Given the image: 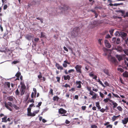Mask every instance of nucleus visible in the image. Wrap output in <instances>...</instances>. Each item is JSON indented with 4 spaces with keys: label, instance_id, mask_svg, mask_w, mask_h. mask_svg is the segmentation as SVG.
Returning <instances> with one entry per match:
<instances>
[{
    "label": "nucleus",
    "instance_id": "4be33fe9",
    "mask_svg": "<svg viewBox=\"0 0 128 128\" xmlns=\"http://www.w3.org/2000/svg\"><path fill=\"white\" fill-rule=\"evenodd\" d=\"M116 57L119 61L121 60L122 59V56L120 55H116Z\"/></svg>",
    "mask_w": 128,
    "mask_h": 128
},
{
    "label": "nucleus",
    "instance_id": "2eb2a0df",
    "mask_svg": "<svg viewBox=\"0 0 128 128\" xmlns=\"http://www.w3.org/2000/svg\"><path fill=\"white\" fill-rule=\"evenodd\" d=\"M120 115L118 116H114L112 118V120L113 122L114 121L116 120L117 119V118Z\"/></svg>",
    "mask_w": 128,
    "mask_h": 128
},
{
    "label": "nucleus",
    "instance_id": "6e6552de",
    "mask_svg": "<svg viewBox=\"0 0 128 128\" xmlns=\"http://www.w3.org/2000/svg\"><path fill=\"white\" fill-rule=\"evenodd\" d=\"M66 112L67 111L65 110L62 108H61L58 110V112L59 113L62 114V116H66V114H65L66 113Z\"/></svg>",
    "mask_w": 128,
    "mask_h": 128
},
{
    "label": "nucleus",
    "instance_id": "49530a36",
    "mask_svg": "<svg viewBox=\"0 0 128 128\" xmlns=\"http://www.w3.org/2000/svg\"><path fill=\"white\" fill-rule=\"evenodd\" d=\"M33 91L34 92V96H35L36 94V88H33Z\"/></svg>",
    "mask_w": 128,
    "mask_h": 128
},
{
    "label": "nucleus",
    "instance_id": "4468645a",
    "mask_svg": "<svg viewBox=\"0 0 128 128\" xmlns=\"http://www.w3.org/2000/svg\"><path fill=\"white\" fill-rule=\"evenodd\" d=\"M120 36L122 37H125L127 35V34L126 33L123 32H120Z\"/></svg>",
    "mask_w": 128,
    "mask_h": 128
},
{
    "label": "nucleus",
    "instance_id": "6e6d98bb",
    "mask_svg": "<svg viewBox=\"0 0 128 128\" xmlns=\"http://www.w3.org/2000/svg\"><path fill=\"white\" fill-rule=\"evenodd\" d=\"M97 126L95 125H92L91 126V128H97Z\"/></svg>",
    "mask_w": 128,
    "mask_h": 128
},
{
    "label": "nucleus",
    "instance_id": "ddd939ff",
    "mask_svg": "<svg viewBox=\"0 0 128 128\" xmlns=\"http://www.w3.org/2000/svg\"><path fill=\"white\" fill-rule=\"evenodd\" d=\"M128 122V117L123 119L122 120V123L124 124H126Z\"/></svg>",
    "mask_w": 128,
    "mask_h": 128
},
{
    "label": "nucleus",
    "instance_id": "680f3d73",
    "mask_svg": "<svg viewBox=\"0 0 128 128\" xmlns=\"http://www.w3.org/2000/svg\"><path fill=\"white\" fill-rule=\"evenodd\" d=\"M99 83L101 85L104 87L105 88V87L106 86L104 85L102 83V82L100 81V82H99Z\"/></svg>",
    "mask_w": 128,
    "mask_h": 128
},
{
    "label": "nucleus",
    "instance_id": "1a4fd4ad",
    "mask_svg": "<svg viewBox=\"0 0 128 128\" xmlns=\"http://www.w3.org/2000/svg\"><path fill=\"white\" fill-rule=\"evenodd\" d=\"M30 108H27V115L28 116H34V115L33 114V113L31 112Z\"/></svg>",
    "mask_w": 128,
    "mask_h": 128
},
{
    "label": "nucleus",
    "instance_id": "a19ab883",
    "mask_svg": "<svg viewBox=\"0 0 128 128\" xmlns=\"http://www.w3.org/2000/svg\"><path fill=\"white\" fill-rule=\"evenodd\" d=\"M42 104V102H39L38 104L36 106V107H39L40 108V106L41 105V104Z\"/></svg>",
    "mask_w": 128,
    "mask_h": 128
},
{
    "label": "nucleus",
    "instance_id": "052dcab7",
    "mask_svg": "<svg viewBox=\"0 0 128 128\" xmlns=\"http://www.w3.org/2000/svg\"><path fill=\"white\" fill-rule=\"evenodd\" d=\"M53 90L52 89H51L50 90L49 92V93L51 94L52 95H53Z\"/></svg>",
    "mask_w": 128,
    "mask_h": 128
},
{
    "label": "nucleus",
    "instance_id": "e2e57ef3",
    "mask_svg": "<svg viewBox=\"0 0 128 128\" xmlns=\"http://www.w3.org/2000/svg\"><path fill=\"white\" fill-rule=\"evenodd\" d=\"M86 89L88 90L90 92L91 91V88L90 87H88V86H87Z\"/></svg>",
    "mask_w": 128,
    "mask_h": 128
},
{
    "label": "nucleus",
    "instance_id": "ea45409f",
    "mask_svg": "<svg viewBox=\"0 0 128 128\" xmlns=\"http://www.w3.org/2000/svg\"><path fill=\"white\" fill-rule=\"evenodd\" d=\"M118 70L120 71V72H124V70L122 68H118Z\"/></svg>",
    "mask_w": 128,
    "mask_h": 128
},
{
    "label": "nucleus",
    "instance_id": "f3484780",
    "mask_svg": "<svg viewBox=\"0 0 128 128\" xmlns=\"http://www.w3.org/2000/svg\"><path fill=\"white\" fill-rule=\"evenodd\" d=\"M128 67V58H126L124 60V63Z\"/></svg>",
    "mask_w": 128,
    "mask_h": 128
},
{
    "label": "nucleus",
    "instance_id": "f257e3e1",
    "mask_svg": "<svg viewBox=\"0 0 128 128\" xmlns=\"http://www.w3.org/2000/svg\"><path fill=\"white\" fill-rule=\"evenodd\" d=\"M103 49L104 52V56H106L108 53H109V54H108V60L113 63H114L115 62L116 60L115 58L114 57H112L110 55V53L111 50L105 48H103Z\"/></svg>",
    "mask_w": 128,
    "mask_h": 128
},
{
    "label": "nucleus",
    "instance_id": "4c0bfd02",
    "mask_svg": "<svg viewBox=\"0 0 128 128\" xmlns=\"http://www.w3.org/2000/svg\"><path fill=\"white\" fill-rule=\"evenodd\" d=\"M94 95L92 96V98L93 99H95L96 98L97 96V94H94Z\"/></svg>",
    "mask_w": 128,
    "mask_h": 128
},
{
    "label": "nucleus",
    "instance_id": "5701e85b",
    "mask_svg": "<svg viewBox=\"0 0 128 128\" xmlns=\"http://www.w3.org/2000/svg\"><path fill=\"white\" fill-rule=\"evenodd\" d=\"M25 89H23L21 88V90H20V94L22 96L24 94L25 92Z\"/></svg>",
    "mask_w": 128,
    "mask_h": 128
},
{
    "label": "nucleus",
    "instance_id": "603ef678",
    "mask_svg": "<svg viewBox=\"0 0 128 128\" xmlns=\"http://www.w3.org/2000/svg\"><path fill=\"white\" fill-rule=\"evenodd\" d=\"M112 125H110V124H109L108 125H107L106 126V128H112Z\"/></svg>",
    "mask_w": 128,
    "mask_h": 128
},
{
    "label": "nucleus",
    "instance_id": "bf43d9fd",
    "mask_svg": "<svg viewBox=\"0 0 128 128\" xmlns=\"http://www.w3.org/2000/svg\"><path fill=\"white\" fill-rule=\"evenodd\" d=\"M13 106L16 110H18L19 108L16 105L14 104Z\"/></svg>",
    "mask_w": 128,
    "mask_h": 128
},
{
    "label": "nucleus",
    "instance_id": "393cba45",
    "mask_svg": "<svg viewBox=\"0 0 128 128\" xmlns=\"http://www.w3.org/2000/svg\"><path fill=\"white\" fill-rule=\"evenodd\" d=\"M7 117L6 116H4V118H2V122H7L6 120Z\"/></svg>",
    "mask_w": 128,
    "mask_h": 128
},
{
    "label": "nucleus",
    "instance_id": "39448f33",
    "mask_svg": "<svg viewBox=\"0 0 128 128\" xmlns=\"http://www.w3.org/2000/svg\"><path fill=\"white\" fill-rule=\"evenodd\" d=\"M13 106L12 103L10 102H8V103H5V106L10 111L12 110V108Z\"/></svg>",
    "mask_w": 128,
    "mask_h": 128
},
{
    "label": "nucleus",
    "instance_id": "5fc2aeb1",
    "mask_svg": "<svg viewBox=\"0 0 128 128\" xmlns=\"http://www.w3.org/2000/svg\"><path fill=\"white\" fill-rule=\"evenodd\" d=\"M48 110V109L47 108H46L44 109L43 110L42 113L45 112H46Z\"/></svg>",
    "mask_w": 128,
    "mask_h": 128
},
{
    "label": "nucleus",
    "instance_id": "9d476101",
    "mask_svg": "<svg viewBox=\"0 0 128 128\" xmlns=\"http://www.w3.org/2000/svg\"><path fill=\"white\" fill-rule=\"evenodd\" d=\"M25 38L29 41H30L32 39L34 36L32 35L31 34H27L25 36Z\"/></svg>",
    "mask_w": 128,
    "mask_h": 128
},
{
    "label": "nucleus",
    "instance_id": "8fccbe9b",
    "mask_svg": "<svg viewBox=\"0 0 128 128\" xmlns=\"http://www.w3.org/2000/svg\"><path fill=\"white\" fill-rule=\"evenodd\" d=\"M40 74L38 76V78L40 79L41 78H42V76L41 74V73L40 72Z\"/></svg>",
    "mask_w": 128,
    "mask_h": 128
},
{
    "label": "nucleus",
    "instance_id": "a18cd8bd",
    "mask_svg": "<svg viewBox=\"0 0 128 128\" xmlns=\"http://www.w3.org/2000/svg\"><path fill=\"white\" fill-rule=\"evenodd\" d=\"M116 41V38H112V41H111V42L112 43H114Z\"/></svg>",
    "mask_w": 128,
    "mask_h": 128
},
{
    "label": "nucleus",
    "instance_id": "f03ea898",
    "mask_svg": "<svg viewBox=\"0 0 128 128\" xmlns=\"http://www.w3.org/2000/svg\"><path fill=\"white\" fill-rule=\"evenodd\" d=\"M0 52H4L8 55H10L11 51L7 48H6L4 46H2L0 48Z\"/></svg>",
    "mask_w": 128,
    "mask_h": 128
},
{
    "label": "nucleus",
    "instance_id": "4d7b16f0",
    "mask_svg": "<svg viewBox=\"0 0 128 128\" xmlns=\"http://www.w3.org/2000/svg\"><path fill=\"white\" fill-rule=\"evenodd\" d=\"M56 78L57 80V81L58 82H60V78L58 77H56Z\"/></svg>",
    "mask_w": 128,
    "mask_h": 128
},
{
    "label": "nucleus",
    "instance_id": "79ce46f5",
    "mask_svg": "<svg viewBox=\"0 0 128 128\" xmlns=\"http://www.w3.org/2000/svg\"><path fill=\"white\" fill-rule=\"evenodd\" d=\"M62 65L65 68L66 67L68 66L67 63L64 62H64L62 64Z\"/></svg>",
    "mask_w": 128,
    "mask_h": 128
},
{
    "label": "nucleus",
    "instance_id": "b1692460",
    "mask_svg": "<svg viewBox=\"0 0 128 128\" xmlns=\"http://www.w3.org/2000/svg\"><path fill=\"white\" fill-rule=\"evenodd\" d=\"M7 99L10 101H12L13 100V98L12 96H9L7 98Z\"/></svg>",
    "mask_w": 128,
    "mask_h": 128
},
{
    "label": "nucleus",
    "instance_id": "72a5a7b5",
    "mask_svg": "<svg viewBox=\"0 0 128 128\" xmlns=\"http://www.w3.org/2000/svg\"><path fill=\"white\" fill-rule=\"evenodd\" d=\"M112 94L115 97L118 98H120V97L117 94H115L113 93H112Z\"/></svg>",
    "mask_w": 128,
    "mask_h": 128
},
{
    "label": "nucleus",
    "instance_id": "c9c22d12",
    "mask_svg": "<svg viewBox=\"0 0 128 128\" xmlns=\"http://www.w3.org/2000/svg\"><path fill=\"white\" fill-rule=\"evenodd\" d=\"M21 74L20 72H18L16 74V76L18 78L20 75Z\"/></svg>",
    "mask_w": 128,
    "mask_h": 128
},
{
    "label": "nucleus",
    "instance_id": "a211bd4d",
    "mask_svg": "<svg viewBox=\"0 0 128 128\" xmlns=\"http://www.w3.org/2000/svg\"><path fill=\"white\" fill-rule=\"evenodd\" d=\"M20 84L21 85V88L23 89H25L26 88V86L24 82H20Z\"/></svg>",
    "mask_w": 128,
    "mask_h": 128
},
{
    "label": "nucleus",
    "instance_id": "423d86ee",
    "mask_svg": "<svg viewBox=\"0 0 128 128\" xmlns=\"http://www.w3.org/2000/svg\"><path fill=\"white\" fill-rule=\"evenodd\" d=\"M79 30L78 27L75 28H74L73 31L72 32V35L74 36L78 34V32Z\"/></svg>",
    "mask_w": 128,
    "mask_h": 128
},
{
    "label": "nucleus",
    "instance_id": "0eeeda50",
    "mask_svg": "<svg viewBox=\"0 0 128 128\" xmlns=\"http://www.w3.org/2000/svg\"><path fill=\"white\" fill-rule=\"evenodd\" d=\"M82 68V66L78 64L76 65L75 67L76 72L80 74H81L82 72L81 70Z\"/></svg>",
    "mask_w": 128,
    "mask_h": 128
},
{
    "label": "nucleus",
    "instance_id": "a878e982",
    "mask_svg": "<svg viewBox=\"0 0 128 128\" xmlns=\"http://www.w3.org/2000/svg\"><path fill=\"white\" fill-rule=\"evenodd\" d=\"M59 99V97L57 96H54L53 98V100L54 101H58Z\"/></svg>",
    "mask_w": 128,
    "mask_h": 128
},
{
    "label": "nucleus",
    "instance_id": "2f4dec72",
    "mask_svg": "<svg viewBox=\"0 0 128 128\" xmlns=\"http://www.w3.org/2000/svg\"><path fill=\"white\" fill-rule=\"evenodd\" d=\"M120 39L119 38H117L116 40V43L117 44H119L120 43Z\"/></svg>",
    "mask_w": 128,
    "mask_h": 128
},
{
    "label": "nucleus",
    "instance_id": "9b49d317",
    "mask_svg": "<svg viewBox=\"0 0 128 128\" xmlns=\"http://www.w3.org/2000/svg\"><path fill=\"white\" fill-rule=\"evenodd\" d=\"M81 82L80 81H76V87L78 88H81Z\"/></svg>",
    "mask_w": 128,
    "mask_h": 128
},
{
    "label": "nucleus",
    "instance_id": "e433bc0d",
    "mask_svg": "<svg viewBox=\"0 0 128 128\" xmlns=\"http://www.w3.org/2000/svg\"><path fill=\"white\" fill-rule=\"evenodd\" d=\"M15 94L16 95H18L19 94V92L18 89H17L16 90Z\"/></svg>",
    "mask_w": 128,
    "mask_h": 128
},
{
    "label": "nucleus",
    "instance_id": "58836bf2",
    "mask_svg": "<svg viewBox=\"0 0 128 128\" xmlns=\"http://www.w3.org/2000/svg\"><path fill=\"white\" fill-rule=\"evenodd\" d=\"M99 94L100 96L102 98H103L104 97V95L101 92H99Z\"/></svg>",
    "mask_w": 128,
    "mask_h": 128
},
{
    "label": "nucleus",
    "instance_id": "20e7f679",
    "mask_svg": "<svg viewBox=\"0 0 128 128\" xmlns=\"http://www.w3.org/2000/svg\"><path fill=\"white\" fill-rule=\"evenodd\" d=\"M115 50L117 52H122L123 51L124 52L125 51H126V52H127V54L128 53V50L127 51H126L125 50H123L122 48L120 46H118L116 47H113L112 48V50Z\"/></svg>",
    "mask_w": 128,
    "mask_h": 128
},
{
    "label": "nucleus",
    "instance_id": "f704fd0d",
    "mask_svg": "<svg viewBox=\"0 0 128 128\" xmlns=\"http://www.w3.org/2000/svg\"><path fill=\"white\" fill-rule=\"evenodd\" d=\"M117 108L120 111H122L123 110L122 108L120 106L117 107Z\"/></svg>",
    "mask_w": 128,
    "mask_h": 128
},
{
    "label": "nucleus",
    "instance_id": "09e8293b",
    "mask_svg": "<svg viewBox=\"0 0 128 128\" xmlns=\"http://www.w3.org/2000/svg\"><path fill=\"white\" fill-rule=\"evenodd\" d=\"M114 30V29H112L109 31V32L111 35L113 34Z\"/></svg>",
    "mask_w": 128,
    "mask_h": 128
},
{
    "label": "nucleus",
    "instance_id": "774afa93",
    "mask_svg": "<svg viewBox=\"0 0 128 128\" xmlns=\"http://www.w3.org/2000/svg\"><path fill=\"white\" fill-rule=\"evenodd\" d=\"M122 102H123L124 103H126L128 105V102H126V101H125L124 100H122Z\"/></svg>",
    "mask_w": 128,
    "mask_h": 128
},
{
    "label": "nucleus",
    "instance_id": "338daca9",
    "mask_svg": "<svg viewBox=\"0 0 128 128\" xmlns=\"http://www.w3.org/2000/svg\"><path fill=\"white\" fill-rule=\"evenodd\" d=\"M75 89L74 88H71V89L70 90H69V91H72L73 92L75 91Z\"/></svg>",
    "mask_w": 128,
    "mask_h": 128
},
{
    "label": "nucleus",
    "instance_id": "f8f14e48",
    "mask_svg": "<svg viewBox=\"0 0 128 128\" xmlns=\"http://www.w3.org/2000/svg\"><path fill=\"white\" fill-rule=\"evenodd\" d=\"M104 43L106 46L107 48H110L111 47V45L107 40H105Z\"/></svg>",
    "mask_w": 128,
    "mask_h": 128
},
{
    "label": "nucleus",
    "instance_id": "3c124183",
    "mask_svg": "<svg viewBox=\"0 0 128 128\" xmlns=\"http://www.w3.org/2000/svg\"><path fill=\"white\" fill-rule=\"evenodd\" d=\"M96 93L94 92H93L92 91H91L89 93L91 95H93L94 94H95Z\"/></svg>",
    "mask_w": 128,
    "mask_h": 128
},
{
    "label": "nucleus",
    "instance_id": "c85d7f7f",
    "mask_svg": "<svg viewBox=\"0 0 128 128\" xmlns=\"http://www.w3.org/2000/svg\"><path fill=\"white\" fill-rule=\"evenodd\" d=\"M16 43L18 45L20 44H21L20 40L19 39H17L16 41Z\"/></svg>",
    "mask_w": 128,
    "mask_h": 128
},
{
    "label": "nucleus",
    "instance_id": "bb28decb",
    "mask_svg": "<svg viewBox=\"0 0 128 128\" xmlns=\"http://www.w3.org/2000/svg\"><path fill=\"white\" fill-rule=\"evenodd\" d=\"M98 21L95 20L93 22L92 24L95 26L97 25L98 24Z\"/></svg>",
    "mask_w": 128,
    "mask_h": 128
},
{
    "label": "nucleus",
    "instance_id": "37998d69",
    "mask_svg": "<svg viewBox=\"0 0 128 128\" xmlns=\"http://www.w3.org/2000/svg\"><path fill=\"white\" fill-rule=\"evenodd\" d=\"M39 111V110H35L33 112V114L34 115V116L36 115V114H37L38 113Z\"/></svg>",
    "mask_w": 128,
    "mask_h": 128
},
{
    "label": "nucleus",
    "instance_id": "13d9d810",
    "mask_svg": "<svg viewBox=\"0 0 128 128\" xmlns=\"http://www.w3.org/2000/svg\"><path fill=\"white\" fill-rule=\"evenodd\" d=\"M105 109H104V108H102L101 109H100V111L102 112V113H103L105 111Z\"/></svg>",
    "mask_w": 128,
    "mask_h": 128
},
{
    "label": "nucleus",
    "instance_id": "7c9ffc66",
    "mask_svg": "<svg viewBox=\"0 0 128 128\" xmlns=\"http://www.w3.org/2000/svg\"><path fill=\"white\" fill-rule=\"evenodd\" d=\"M94 75V72H91L89 74V76L91 77H92Z\"/></svg>",
    "mask_w": 128,
    "mask_h": 128
},
{
    "label": "nucleus",
    "instance_id": "de8ad7c7",
    "mask_svg": "<svg viewBox=\"0 0 128 128\" xmlns=\"http://www.w3.org/2000/svg\"><path fill=\"white\" fill-rule=\"evenodd\" d=\"M109 98H106L104 99L103 101H104L105 103H106L108 102V101Z\"/></svg>",
    "mask_w": 128,
    "mask_h": 128
},
{
    "label": "nucleus",
    "instance_id": "0e129e2a",
    "mask_svg": "<svg viewBox=\"0 0 128 128\" xmlns=\"http://www.w3.org/2000/svg\"><path fill=\"white\" fill-rule=\"evenodd\" d=\"M104 84L106 86H109V84L107 81H105L104 82Z\"/></svg>",
    "mask_w": 128,
    "mask_h": 128
},
{
    "label": "nucleus",
    "instance_id": "69168bd1",
    "mask_svg": "<svg viewBox=\"0 0 128 128\" xmlns=\"http://www.w3.org/2000/svg\"><path fill=\"white\" fill-rule=\"evenodd\" d=\"M97 76L96 75H94V76L92 77V78L93 79H94L96 80H97Z\"/></svg>",
    "mask_w": 128,
    "mask_h": 128
},
{
    "label": "nucleus",
    "instance_id": "c756f323",
    "mask_svg": "<svg viewBox=\"0 0 128 128\" xmlns=\"http://www.w3.org/2000/svg\"><path fill=\"white\" fill-rule=\"evenodd\" d=\"M112 104L113 105V107L114 108H116L118 105V104L114 101L112 103Z\"/></svg>",
    "mask_w": 128,
    "mask_h": 128
},
{
    "label": "nucleus",
    "instance_id": "cd10ccee",
    "mask_svg": "<svg viewBox=\"0 0 128 128\" xmlns=\"http://www.w3.org/2000/svg\"><path fill=\"white\" fill-rule=\"evenodd\" d=\"M40 38H46V36L44 33L42 32H41Z\"/></svg>",
    "mask_w": 128,
    "mask_h": 128
},
{
    "label": "nucleus",
    "instance_id": "864d4df0",
    "mask_svg": "<svg viewBox=\"0 0 128 128\" xmlns=\"http://www.w3.org/2000/svg\"><path fill=\"white\" fill-rule=\"evenodd\" d=\"M6 85L8 86V88H9L10 86V84L9 82H7L6 84Z\"/></svg>",
    "mask_w": 128,
    "mask_h": 128
},
{
    "label": "nucleus",
    "instance_id": "473e14b6",
    "mask_svg": "<svg viewBox=\"0 0 128 128\" xmlns=\"http://www.w3.org/2000/svg\"><path fill=\"white\" fill-rule=\"evenodd\" d=\"M120 32H116L114 34L116 36H120Z\"/></svg>",
    "mask_w": 128,
    "mask_h": 128
},
{
    "label": "nucleus",
    "instance_id": "6ab92c4d",
    "mask_svg": "<svg viewBox=\"0 0 128 128\" xmlns=\"http://www.w3.org/2000/svg\"><path fill=\"white\" fill-rule=\"evenodd\" d=\"M70 76L68 75L66 76H64V80H70Z\"/></svg>",
    "mask_w": 128,
    "mask_h": 128
},
{
    "label": "nucleus",
    "instance_id": "dca6fc26",
    "mask_svg": "<svg viewBox=\"0 0 128 128\" xmlns=\"http://www.w3.org/2000/svg\"><path fill=\"white\" fill-rule=\"evenodd\" d=\"M103 70V72L107 76H110L109 72L108 70L104 69Z\"/></svg>",
    "mask_w": 128,
    "mask_h": 128
},
{
    "label": "nucleus",
    "instance_id": "c03bdc74",
    "mask_svg": "<svg viewBox=\"0 0 128 128\" xmlns=\"http://www.w3.org/2000/svg\"><path fill=\"white\" fill-rule=\"evenodd\" d=\"M68 6H64L63 8L64 10H65L68 9Z\"/></svg>",
    "mask_w": 128,
    "mask_h": 128
},
{
    "label": "nucleus",
    "instance_id": "7ed1b4c3",
    "mask_svg": "<svg viewBox=\"0 0 128 128\" xmlns=\"http://www.w3.org/2000/svg\"><path fill=\"white\" fill-rule=\"evenodd\" d=\"M11 36V34L10 33H9L8 31L6 30L4 33L3 36V38L4 39L7 40Z\"/></svg>",
    "mask_w": 128,
    "mask_h": 128
},
{
    "label": "nucleus",
    "instance_id": "aec40b11",
    "mask_svg": "<svg viewBox=\"0 0 128 128\" xmlns=\"http://www.w3.org/2000/svg\"><path fill=\"white\" fill-rule=\"evenodd\" d=\"M123 76L125 77H128V72L127 71H125L123 74Z\"/></svg>",
    "mask_w": 128,
    "mask_h": 128
},
{
    "label": "nucleus",
    "instance_id": "412c9836",
    "mask_svg": "<svg viewBox=\"0 0 128 128\" xmlns=\"http://www.w3.org/2000/svg\"><path fill=\"white\" fill-rule=\"evenodd\" d=\"M96 106L98 108V110H100L101 108L100 105V103L99 102H96Z\"/></svg>",
    "mask_w": 128,
    "mask_h": 128
}]
</instances>
